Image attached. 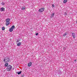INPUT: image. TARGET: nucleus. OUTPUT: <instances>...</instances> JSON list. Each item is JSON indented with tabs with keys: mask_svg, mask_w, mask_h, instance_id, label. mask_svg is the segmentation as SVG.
Segmentation results:
<instances>
[{
	"mask_svg": "<svg viewBox=\"0 0 77 77\" xmlns=\"http://www.w3.org/2000/svg\"><path fill=\"white\" fill-rule=\"evenodd\" d=\"M12 67L11 65H9L7 67L6 70H7V71H10L11 70V69H12Z\"/></svg>",
	"mask_w": 77,
	"mask_h": 77,
	"instance_id": "1",
	"label": "nucleus"
},
{
	"mask_svg": "<svg viewBox=\"0 0 77 77\" xmlns=\"http://www.w3.org/2000/svg\"><path fill=\"white\" fill-rule=\"evenodd\" d=\"M9 61V58L8 57H6L5 58H4V62L5 63H7Z\"/></svg>",
	"mask_w": 77,
	"mask_h": 77,
	"instance_id": "2",
	"label": "nucleus"
},
{
	"mask_svg": "<svg viewBox=\"0 0 77 77\" xmlns=\"http://www.w3.org/2000/svg\"><path fill=\"white\" fill-rule=\"evenodd\" d=\"M44 11V8H41L39 9L38 11L40 12H42Z\"/></svg>",
	"mask_w": 77,
	"mask_h": 77,
	"instance_id": "3",
	"label": "nucleus"
},
{
	"mask_svg": "<svg viewBox=\"0 0 77 77\" xmlns=\"http://www.w3.org/2000/svg\"><path fill=\"white\" fill-rule=\"evenodd\" d=\"M32 63L31 62H30L28 64V66L30 67L31 66H32Z\"/></svg>",
	"mask_w": 77,
	"mask_h": 77,
	"instance_id": "4",
	"label": "nucleus"
},
{
	"mask_svg": "<svg viewBox=\"0 0 77 77\" xmlns=\"http://www.w3.org/2000/svg\"><path fill=\"white\" fill-rule=\"evenodd\" d=\"M5 10V8H1L0 9V11H4Z\"/></svg>",
	"mask_w": 77,
	"mask_h": 77,
	"instance_id": "5",
	"label": "nucleus"
},
{
	"mask_svg": "<svg viewBox=\"0 0 77 77\" xmlns=\"http://www.w3.org/2000/svg\"><path fill=\"white\" fill-rule=\"evenodd\" d=\"M21 9V10H22V11H24L26 9V7H22Z\"/></svg>",
	"mask_w": 77,
	"mask_h": 77,
	"instance_id": "6",
	"label": "nucleus"
},
{
	"mask_svg": "<svg viewBox=\"0 0 77 77\" xmlns=\"http://www.w3.org/2000/svg\"><path fill=\"white\" fill-rule=\"evenodd\" d=\"M7 22L6 23V26H8L10 24V22Z\"/></svg>",
	"mask_w": 77,
	"mask_h": 77,
	"instance_id": "7",
	"label": "nucleus"
},
{
	"mask_svg": "<svg viewBox=\"0 0 77 77\" xmlns=\"http://www.w3.org/2000/svg\"><path fill=\"white\" fill-rule=\"evenodd\" d=\"M10 21V19L9 18H8L6 20V22H10L9 21Z\"/></svg>",
	"mask_w": 77,
	"mask_h": 77,
	"instance_id": "8",
	"label": "nucleus"
},
{
	"mask_svg": "<svg viewBox=\"0 0 77 77\" xmlns=\"http://www.w3.org/2000/svg\"><path fill=\"white\" fill-rule=\"evenodd\" d=\"M55 14V13H52V14H51V18H53V17H54Z\"/></svg>",
	"mask_w": 77,
	"mask_h": 77,
	"instance_id": "9",
	"label": "nucleus"
},
{
	"mask_svg": "<svg viewBox=\"0 0 77 77\" xmlns=\"http://www.w3.org/2000/svg\"><path fill=\"white\" fill-rule=\"evenodd\" d=\"M13 29L12 28H10V29H9V31L10 32H12V31H13Z\"/></svg>",
	"mask_w": 77,
	"mask_h": 77,
	"instance_id": "10",
	"label": "nucleus"
},
{
	"mask_svg": "<svg viewBox=\"0 0 77 77\" xmlns=\"http://www.w3.org/2000/svg\"><path fill=\"white\" fill-rule=\"evenodd\" d=\"M21 42H20L19 43H17V46H20V45H21Z\"/></svg>",
	"mask_w": 77,
	"mask_h": 77,
	"instance_id": "11",
	"label": "nucleus"
},
{
	"mask_svg": "<svg viewBox=\"0 0 77 77\" xmlns=\"http://www.w3.org/2000/svg\"><path fill=\"white\" fill-rule=\"evenodd\" d=\"M8 65V63H6L5 65V67H7Z\"/></svg>",
	"mask_w": 77,
	"mask_h": 77,
	"instance_id": "12",
	"label": "nucleus"
},
{
	"mask_svg": "<svg viewBox=\"0 0 77 77\" xmlns=\"http://www.w3.org/2000/svg\"><path fill=\"white\" fill-rule=\"evenodd\" d=\"M66 2H67V0H64L63 2L64 3H66Z\"/></svg>",
	"mask_w": 77,
	"mask_h": 77,
	"instance_id": "13",
	"label": "nucleus"
},
{
	"mask_svg": "<svg viewBox=\"0 0 77 77\" xmlns=\"http://www.w3.org/2000/svg\"><path fill=\"white\" fill-rule=\"evenodd\" d=\"M2 30H5V28L4 27H3L2 28Z\"/></svg>",
	"mask_w": 77,
	"mask_h": 77,
	"instance_id": "14",
	"label": "nucleus"
},
{
	"mask_svg": "<svg viewBox=\"0 0 77 77\" xmlns=\"http://www.w3.org/2000/svg\"><path fill=\"white\" fill-rule=\"evenodd\" d=\"M12 29H14L15 28V26H14V25H13L11 26V28Z\"/></svg>",
	"mask_w": 77,
	"mask_h": 77,
	"instance_id": "15",
	"label": "nucleus"
},
{
	"mask_svg": "<svg viewBox=\"0 0 77 77\" xmlns=\"http://www.w3.org/2000/svg\"><path fill=\"white\" fill-rule=\"evenodd\" d=\"M67 35V34H66V33H65V34L63 35V36H64V37H65V36L66 35Z\"/></svg>",
	"mask_w": 77,
	"mask_h": 77,
	"instance_id": "16",
	"label": "nucleus"
},
{
	"mask_svg": "<svg viewBox=\"0 0 77 77\" xmlns=\"http://www.w3.org/2000/svg\"><path fill=\"white\" fill-rule=\"evenodd\" d=\"M21 73V71H20L19 72H18L17 73V74H18L19 75V74H20Z\"/></svg>",
	"mask_w": 77,
	"mask_h": 77,
	"instance_id": "17",
	"label": "nucleus"
},
{
	"mask_svg": "<svg viewBox=\"0 0 77 77\" xmlns=\"http://www.w3.org/2000/svg\"><path fill=\"white\" fill-rule=\"evenodd\" d=\"M72 36L73 38H74V39H75V35H73Z\"/></svg>",
	"mask_w": 77,
	"mask_h": 77,
	"instance_id": "18",
	"label": "nucleus"
},
{
	"mask_svg": "<svg viewBox=\"0 0 77 77\" xmlns=\"http://www.w3.org/2000/svg\"><path fill=\"white\" fill-rule=\"evenodd\" d=\"M52 8H54V4H52Z\"/></svg>",
	"mask_w": 77,
	"mask_h": 77,
	"instance_id": "19",
	"label": "nucleus"
},
{
	"mask_svg": "<svg viewBox=\"0 0 77 77\" xmlns=\"http://www.w3.org/2000/svg\"><path fill=\"white\" fill-rule=\"evenodd\" d=\"M5 5V3H4V2L2 3V5Z\"/></svg>",
	"mask_w": 77,
	"mask_h": 77,
	"instance_id": "20",
	"label": "nucleus"
},
{
	"mask_svg": "<svg viewBox=\"0 0 77 77\" xmlns=\"http://www.w3.org/2000/svg\"><path fill=\"white\" fill-rule=\"evenodd\" d=\"M64 15H67V13H64Z\"/></svg>",
	"mask_w": 77,
	"mask_h": 77,
	"instance_id": "21",
	"label": "nucleus"
},
{
	"mask_svg": "<svg viewBox=\"0 0 77 77\" xmlns=\"http://www.w3.org/2000/svg\"><path fill=\"white\" fill-rule=\"evenodd\" d=\"M20 41V40H17V41H16L17 42H18Z\"/></svg>",
	"mask_w": 77,
	"mask_h": 77,
	"instance_id": "22",
	"label": "nucleus"
},
{
	"mask_svg": "<svg viewBox=\"0 0 77 77\" xmlns=\"http://www.w3.org/2000/svg\"><path fill=\"white\" fill-rule=\"evenodd\" d=\"M75 35V34L74 33H72V35Z\"/></svg>",
	"mask_w": 77,
	"mask_h": 77,
	"instance_id": "23",
	"label": "nucleus"
},
{
	"mask_svg": "<svg viewBox=\"0 0 77 77\" xmlns=\"http://www.w3.org/2000/svg\"><path fill=\"white\" fill-rule=\"evenodd\" d=\"M38 35V33H37L35 34L36 35Z\"/></svg>",
	"mask_w": 77,
	"mask_h": 77,
	"instance_id": "24",
	"label": "nucleus"
},
{
	"mask_svg": "<svg viewBox=\"0 0 77 77\" xmlns=\"http://www.w3.org/2000/svg\"><path fill=\"white\" fill-rule=\"evenodd\" d=\"M76 60H74V61L75 62H76Z\"/></svg>",
	"mask_w": 77,
	"mask_h": 77,
	"instance_id": "25",
	"label": "nucleus"
}]
</instances>
